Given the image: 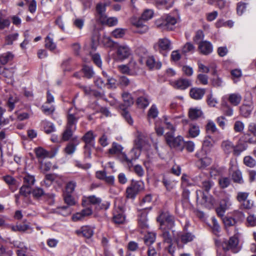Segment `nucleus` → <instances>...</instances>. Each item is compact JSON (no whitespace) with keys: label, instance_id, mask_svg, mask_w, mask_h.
<instances>
[{"label":"nucleus","instance_id":"1","mask_svg":"<svg viewBox=\"0 0 256 256\" xmlns=\"http://www.w3.org/2000/svg\"><path fill=\"white\" fill-rule=\"evenodd\" d=\"M214 186V182L210 179L202 182L200 187L202 190H198L196 192V199L198 200L200 196H202L201 203L205 206H208L213 204L214 200L211 196L208 194L210 190Z\"/></svg>","mask_w":256,"mask_h":256},{"label":"nucleus","instance_id":"2","mask_svg":"<svg viewBox=\"0 0 256 256\" xmlns=\"http://www.w3.org/2000/svg\"><path fill=\"white\" fill-rule=\"evenodd\" d=\"M178 14H172L164 16L155 22L156 26L163 30H172L179 20Z\"/></svg>","mask_w":256,"mask_h":256},{"label":"nucleus","instance_id":"3","mask_svg":"<svg viewBox=\"0 0 256 256\" xmlns=\"http://www.w3.org/2000/svg\"><path fill=\"white\" fill-rule=\"evenodd\" d=\"M166 144L171 148L176 150L182 151L184 148V140L180 136H175L174 129H170L164 134Z\"/></svg>","mask_w":256,"mask_h":256},{"label":"nucleus","instance_id":"4","mask_svg":"<svg viewBox=\"0 0 256 256\" xmlns=\"http://www.w3.org/2000/svg\"><path fill=\"white\" fill-rule=\"evenodd\" d=\"M153 11L151 10H146L141 16V18L136 22H132V24L137 28L136 32L140 34H144L146 32L148 28L143 20L146 21L150 19L153 16Z\"/></svg>","mask_w":256,"mask_h":256},{"label":"nucleus","instance_id":"5","mask_svg":"<svg viewBox=\"0 0 256 256\" xmlns=\"http://www.w3.org/2000/svg\"><path fill=\"white\" fill-rule=\"evenodd\" d=\"M143 188L142 182L132 180L130 186L126 188V197L127 198L134 199Z\"/></svg>","mask_w":256,"mask_h":256},{"label":"nucleus","instance_id":"6","mask_svg":"<svg viewBox=\"0 0 256 256\" xmlns=\"http://www.w3.org/2000/svg\"><path fill=\"white\" fill-rule=\"evenodd\" d=\"M132 53V50L128 45L118 44L114 58L118 61H122L129 58Z\"/></svg>","mask_w":256,"mask_h":256},{"label":"nucleus","instance_id":"7","mask_svg":"<svg viewBox=\"0 0 256 256\" xmlns=\"http://www.w3.org/2000/svg\"><path fill=\"white\" fill-rule=\"evenodd\" d=\"M154 48L160 53L170 51L172 49V42L166 37L160 38L154 44Z\"/></svg>","mask_w":256,"mask_h":256},{"label":"nucleus","instance_id":"8","mask_svg":"<svg viewBox=\"0 0 256 256\" xmlns=\"http://www.w3.org/2000/svg\"><path fill=\"white\" fill-rule=\"evenodd\" d=\"M238 242L239 240L238 237L233 236L228 240H224L222 242L221 246L224 252L231 250L232 252L236 253L238 251L237 247Z\"/></svg>","mask_w":256,"mask_h":256},{"label":"nucleus","instance_id":"9","mask_svg":"<svg viewBox=\"0 0 256 256\" xmlns=\"http://www.w3.org/2000/svg\"><path fill=\"white\" fill-rule=\"evenodd\" d=\"M157 221L161 226L166 224L168 229L174 226V217L168 212H162L157 218Z\"/></svg>","mask_w":256,"mask_h":256},{"label":"nucleus","instance_id":"10","mask_svg":"<svg viewBox=\"0 0 256 256\" xmlns=\"http://www.w3.org/2000/svg\"><path fill=\"white\" fill-rule=\"evenodd\" d=\"M134 144L137 146L138 148H141L143 149L147 148L149 146L147 136L137 131L136 138L134 140Z\"/></svg>","mask_w":256,"mask_h":256},{"label":"nucleus","instance_id":"11","mask_svg":"<svg viewBox=\"0 0 256 256\" xmlns=\"http://www.w3.org/2000/svg\"><path fill=\"white\" fill-rule=\"evenodd\" d=\"M126 217L124 214V210L122 207L116 208L113 212L112 221L116 224H122L124 222Z\"/></svg>","mask_w":256,"mask_h":256},{"label":"nucleus","instance_id":"12","mask_svg":"<svg viewBox=\"0 0 256 256\" xmlns=\"http://www.w3.org/2000/svg\"><path fill=\"white\" fill-rule=\"evenodd\" d=\"M254 108V105L252 101H244L240 108V114L242 116L247 118L251 114Z\"/></svg>","mask_w":256,"mask_h":256},{"label":"nucleus","instance_id":"13","mask_svg":"<svg viewBox=\"0 0 256 256\" xmlns=\"http://www.w3.org/2000/svg\"><path fill=\"white\" fill-rule=\"evenodd\" d=\"M172 85L176 89L184 90L192 85V82L188 79L180 78L173 82Z\"/></svg>","mask_w":256,"mask_h":256},{"label":"nucleus","instance_id":"14","mask_svg":"<svg viewBox=\"0 0 256 256\" xmlns=\"http://www.w3.org/2000/svg\"><path fill=\"white\" fill-rule=\"evenodd\" d=\"M198 49L200 52L204 55H208L212 52V46L208 41H201L198 42Z\"/></svg>","mask_w":256,"mask_h":256},{"label":"nucleus","instance_id":"15","mask_svg":"<svg viewBox=\"0 0 256 256\" xmlns=\"http://www.w3.org/2000/svg\"><path fill=\"white\" fill-rule=\"evenodd\" d=\"M14 70L13 68H0V74L6 78L8 84H12L14 82Z\"/></svg>","mask_w":256,"mask_h":256},{"label":"nucleus","instance_id":"16","mask_svg":"<svg viewBox=\"0 0 256 256\" xmlns=\"http://www.w3.org/2000/svg\"><path fill=\"white\" fill-rule=\"evenodd\" d=\"M72 108H70L67 116V126L66 128L75 127L78 119V116L75 112H72Z\"/></svg>","mask_w":256,"mask_h":256},{"label":"nucleus","instance_id":"17","mask_svg":"<svg viewBox=\"0 0 256 256\" xmlns=\"http://www.w3.org/2000/svg\"><path fill=\"white\" fill-rule=\"evenodd\" d=\"M76 233L79 236L90 238L93 236L94 230L90 226H84L81 227L80 229L76 230Z\"/></svg>","mask_w":256,"mask_h":256},{"label":"nucleus","instance_id":"18","mask_svg":"<svg viewBox=\"0 0 256 256\" xmlns=\"http://www.w3.org/2000/svg\"><path fill=\"white\" fill-rule=\"evenodd\" d=\"M244 136L245 142L256 144V129L248 130L246 133H244ZM253 153L256 156V148L254 150Z\"/></svg>","mask_w":256,"mask_h":256},{"label":"nucleus","instance_id":"19","mask_svg":"<svg viewBox=\"0 0 256 256\" xmlns=\"http://www.w3.org/2000/svg\"><path fill=\"white\" fill-rule=\"evenodd\" d=\"M206 93V89L198 88H192L190 90V96L191 98L199 100L202 98Z\"/></svg>","mask_w":256,"mask_h":256},{"label":"nucleus","instance_id":"20","mask_svg":"<svg viewBox=\"0 0 256 256\" xmlns=\"http://www.w3.org/2000/svg\"><path fill=\"white\" fill-rule=\"evenodd\" d=\"M146 66L150 70L160 69L162 66V63L158 60H156L154 56H150L146 58Z\"/></svg>","mask_w":256,"mask_h":256},{"label":"nucleus","instance_id":"21","mask_svg":"<svg viewBox=\"0 0 256 256\" xmlns=\"http://www.w3.org/2000/svg\"><path fill=\"white\" fill-rule=\"evenodd\" d=\"M80 142L78 136L72 138V142H69L64 148V151L68 154H72L76 150V146L79 144Z\"/></svg>","mask_w":256,"mask_h":256},{"label":"nucleus","instance_id":"22","mask_svg":"<svg viewBox=\"0 0 256 256\" xmlns=\"http://www.w3.org/2000/svg\"><path fill=\"white\" fill-rule=\"evenodd\" d=\"M155 6L159 9H168L172 8L174 4L173 0H154Z\"/></svg>","mask_w":256,"mask_h":256},{"label":"nucleus","instance_id":"23","mask_svg":"<svg viewBox=\"0 0 256 256\" xmlns=\"http://www.w3.org/2000/svg\"><path fill=\"white\" fill-rule=\"evenodd\" d=\"M162 182L166 188V190L170 192L175 187L176 182L173 180L172 178L166 176H164Z\"/></svg>","mask_w":256,"mask_h":256},{"label":"nucleus","instance_id":"24","mask_svg":"<svg viewBox=\"0 0 256 256\" xmlns=\"http://www.w3.org/2000/svg\"><path fill=\"white\" fill-rule=\"evenodd\" d=\"M96 136L94 135L92 130H90L86 133L82 138V140L85 142V145L94 146Z\"/></svg>","mask_w":256,"mask_h":256},{"label":"nucleus","instance_id":"25","mask_svg":"<svg viewBox=\"0 0 256 256\" xmlns=\"http://www.w3.org/2000/svg\"><path fill=\"white\" fill-rule=\"evenodd\" d=\"M150 102V97L148 94H144V96L138 97L136 100V104L138 106L142 108H146Z\"/></svg>","mask_w":256,"mask_h":256},{"label":"nucleus","instance_id":"26","mask_svg":"<svg viewBox=\"0 0 256 256\" xmlns=\"http://www.w3.org/2000/svg\"><path fill=\"white\" fill-rule=\"evenodd\" d=\"M119 108L122 110L121 114L124 118L126 121L130 124V126H132L133 124V120L131 116L127 110V108L122 104L119 105Z\"/></svg>","mask_w":256,"mask_h":256},{"label":"nucleus","instance_id":"27","mask_svg":"<svg viewBox=\"0 0 256 256\" xmlns=\"http://www.w3.org/2000/svg\"><path fill=\"white\" fill-rule=\"evenodd\" d=\"M110 4V2H108L104 4L99 3L96 5V10L98 14L99 15L100 20L106 16L105 14L106 7Z\"/></svg>","mask_w":256,"mask_h":256},{"label":"nucleus","instance_id":"28","mask_svg":"<svg viewBox=\"0 0 256 256\" xmlns=\"http://www.w3.org/2000/svg\"><path fill=\"white\" fill-rule=\"evenodd\" d=\"M156 238V234L152 232H148L144 237V244L148 248L152 246V244L155 242Z\"/></svg>","mask_w":256,"mask_h":256},{"label":"nucleus","instance_id":"29","mask_svg":"<svg viewBox=\"0 0 256 256\" xmlns=\"http://www.w3.org/2000/svg\"><path fill=\"white\" fill-rule=\"evenodd\" d=\"M242 99V98L241 95L238 93L230 94L228 98L229 102L234 106L238 105L240 104Z\"/></svg>","mask_w":256,"mask_h":256},{"label":"nucleus","instance_id":"30","mask_svg":"<svg viewBox=\"0 0 256 256\" xmlns=\"http://www.w3.org/2000/svg\"><path fill=\"white\" fill-rule=\"evenodd\" d=\"M203 113L202 110L198 108H191L189 110L188 116L189 118L192 120H196L202 115Z\"/></svg>","mask_w":256,"mask_h":256},{"label":"nucleus","instance_id":"31","mask_svg":"<svg viewBox=\"0 0 256 256\" xmlns=\"http://www.w3.org/2000/svg\"><path fill=\"white\" fill-rule=\"evenodd\" d=\"M122 149L123 148L121 145L114 142L112 144L111 148L108 150V152L111 155L116 154L118 156L121 153Z\"/></svg>","mask_w":256,"mask_h":256},{"label":"nucleus","instance_id":"32","mask_svg":"<svg viewBox=\"0 0 256 256\" xmlns=\"http://www.w3.org/2000/svg\"><path fill=\"white\" fill-rule=\"evenodd\" d=\"M119 71L123 74H127L130 76H136V72L134 70H131L129 66L121 64L118 67Z\"/></svg>","mask_w":256,"mask_h":256},{"label":"nucleus","instance_id":"33","mask_svg":"<svg viewBox=\"0 0 256 256\" xmlns=\"http://www.w3.org/2000/svg\"><path fill=\"white\" fill-rule=\"evenodd\" d=\"M82 71L84 74V76L88 79L92 78L94 74L92 68L87 65L83 66Z\"/></svg>","mask_w":256,"mask_h":256},{"label":"nucleus","instance_id":"34","mask_svg":"<svg viewBox=\"0 0 256 256\" xmlns=\"http://www.w3.org/2000/svg\"><path fill=\"white\" fill-rule=\"evenodd\" d=\"M18 101V98L16 96H10L6 103V106L8 110L12 112L15 108V104Z\"/></svg>","mask_w":256,"mask_h":256},{"label":"nucleus","instance_id":"35","mask_svg":"<svg viewBox=\"0 0 256 256\" xmlns=\"http://www.w3.org/2000/svg\"><path fill=\"white\" fill-rule=\"evenodd\" d=\"M100 21L102 24H107L109 26H116L118 22V20L116 18L110 17L108 18L106 16L103 18H102Z\"/></svg>","mask_w":256,"mask_h":256},{"label":"nucleus","instance_id":"36","mask_svg":"<svg viewBox=\"0 0 256 256\" xmlns=\"http://www.w3.org/2000/svg\"><path fill=\"white\" fill-rule=\"evenodd\" d=\"M238 202L240 204V208L241 210H250L254 206V202L248 198L241 200Z\"/></svg>","mask_w":256,"mask_h":256},{"label":"nucleus","instance_id":"37","mask_svg":"<svg viewBox=\"0 0 256 256\" xmlns=\"http://www.w3.org/2000/svg\"><path fill=\"white\" fill-rule=\"evenodd\" d=\"M178 236L180 242L184 244L192 242L194 237V236L190 232H185L182 234H178Z\"/></svg>","mask_w":256,"mask_h":256},{"label":"nucleus","instance_id":"38","mask_svg":"<svg viewBox=\"0 0 256 256\" xmlns=\"http://www.w3.org/2000/svg\"><path fill=\"white\" fill-rule=\"evenodd\" d=\"M222 148L225 154H229L234 150L232 143L228 140L224 141L222 143Z\"/></svg>","mask_w":256,"mask_h":256},{"label":"nucleus","instance_id":"39","mask_svg":"<svg viewBox=\"0 0 256 256\" xmlns=\"http://www.w3.org/2000/svg\"><path fill=\"white\" fill-rule=\"evenodd\" d=\"M122 96L124 103V104H122L125 106L126 108H127L128 106H130L133 104V98H132L130 93L124 92L122 93Z\"/></svg>","mask_w":256,"mask_h":256},{"label":"nucleus","instance_id":"40","mask_svg":"<svg viewBox=\"0 0 256 256\" xmlns=\"http://www.w3.org/2000/svg\"><path fill=\"white\" fill-rule=\"evenodd\" d=\"M232 178L233 182L235 183L242 184L244 183L242 174L239 170H237L233 172L232 174Z\"/></svg>","mask_w":256,"mask_h":256},{"label":"nucleus","instance_id":"41","mask_svg":"<svg viewBox=\"0 0 256 256\" xmlns=\"http://www.w3.org/2000/svg\"><path fill=\"white\" fill-rule=\"evenodd\" d=\"M73 133L74 132L72 129H65L62 134L61 140L66 142L71 140V142H72V138L75 136H73Z\"/></svg>","mask_w":256,"mask_h":256},{"label":"nucleus","instance_id":"42","mask_svg":"<svg viewBox=\"0 0 256 256\" xmlns=\"http://www.w3.org/2000/svg\"><path fill=\"white\" fill-rule=\"evenodd\" d=\"M50 34H49L45 38V46L46 48L52 51L56 48V45L54 42L52 38L50 36Z\"/></svg>","mask_w":256,"mask_h":256},{"label":"nucleus","instance_id":"43","mask_svg":"<svg viewBox=\"0 0 256 256\" xmlns=\"http://www.w3.org/2000/svg\"><path fill=\"white\" fill-rule=\"evenodd\" d=\"M158 110L155 104H152L148 112V118L154 119L156 118L158 114Z\"/></svg>","mask_w":256,"mask_h":256},{"label":"nucleus","instance_id":"44","mask_svg":"<svg viewBox=\"0 0 256 256\" xmlns=\"http://www.w3.org/2000/svg\"><path fill=\"white\" fill-rule=\"evenodd\" d=\"M142 149L141 148H138L137 146H136L134 144L133 148L131 150L130 153L132 161L138 158Z\"/></svg>","mask_w":256,"mask_h":256},{"label":"nucleus","instance_id":"45","mask_svg":"<svg viewBox=\"0 0 256 256\" xmlns=\"http://www.w3.org/2000/svg\"><path fill=\"white\" fill-rule=\"evenodd\" d=\"M14 58L13 54L10 52L3 54L0 56V64L4 65L8 62L11 61Z\"/></svg>","mask_w":256,"mask_h":256},{"label":"nucleus","instance_id":"46","mask_svg":"<svg viewBox=\"0 0 256 256\" xmlns=\"http://www.w3.org/2000/svg\"><path fill=\"white\" fill-rule=\"evenodd\" d=\"M10 22L8 18L0 12V30H3L6 28H8L10 25Z\"/></svg>","mask_w":256,"mask_h":256},{"label":"nucleus","instance_id":"47","mask_svg":"<svg viewBox=\"0 0 256 256\" xmlns=\"http://www.w3.org/2000/svg\"><path fill=\"white\" fill-rule=\"evenodd\" d=\"M118 86L124 88L127 87L130 84V80L126 76H122L118 78Z\"/></svg>","mask_w":256,"mask_h":256},{"label":"nucleus","instance_id":"48","mask_svg":"<svg viewBox=\"0 0 256 256\" xmlns=\"http://www.w3.org/2000/svg\"><path fill=\"white\" fill-rule=\"evenodd\" d=\"M34 152L36 157L39 158H44L48 156V152L42 147L35 148Z\"/></svg>","mask_w":256,"mask_h":256},{"label":"nucleus","instance_id":"49","mask_svg":"<svg viewBox=\"0 0 256 256\" xmlns=\"http://www.w3.org/2000/svg\"><path fill=\"white\" fill-rule=\"evenodd\" d=\"M118 158L122 162H126L129 167H130L132 166V161L130 156V158H128L126 154L124 152L121 153L118 155Z\"/></svg>","mask_w":256,"mask_h":256},{"label":"nucleus","instance_id":"50","mask_svg":"<svg viewBox=\"0 0 256 256\" xmlns=\"http://www.w3.org/2000/svg\"><path fill=\"white\" fill-rule=\"evenodd\" d=\"M64 202L68 206H72L76 204V200L72 194H64Z\"/></svg>","mask_w":256,"mask_h":256},{"label":"nucleus","instance_id":"51","mask_svg":"<svg viewBox=\"0 0 256 256\" xmlns=\"http://www.w3.org/2000/svg\"><path fill=\"white\" fill-rule=\"evenodd\" d=\"M161 236L162 238L163 242L165 243L170 244L172 242V238L170 232L166 230L162 231Z\"/></svg>","mask_w":256,"mask_h":256},{"label":"nucleus","instance_id":"52","mask_svg":"<svg viewBox=\"0 0 256 256\" xmlns=\"http://www.w3.org/2000/svg\"><path fill=\"white\" fill-rule=\"evenodd\" d=\"M126 30L124 28H116L112 32V34L115 38H122L125 34Z\"/></svg>","mask_w":256,"mask_h":256},{"label":"nucleus","instance_id":"53","mask_svg":"<svg viewBox=\"0 0 256 256\" xmlns=\"http://www.w3.org/2000/svg\"><path fill=\"white\" fill-rule=\"evenodd\" d=\"M221 110L224 114L226 116H230L233 114L232 108L226 104L222 105Z\"/></svg>","mask_w":256,"mask_h":256},{"label":"nucleus","instance_id":"54","mask_svg":"<svg viewBox=\"0 0 256 256\" xmlns=\"http://www.w3.org/2000/svg\"><path fill=\"white\" fill-rule=\"evenodd\" d=\"M76 182L74 181L69 182L66 185V191L64 194H72L76 186Z\"/></svg>","mask_w":256,"mask_h":256},{"label":"nucleus","instance_id":"55","mask_svg":"<svg viewBox=\"0 0 256 256\" xmlns=\"http://www.w3.org/2000/svg\"><path fill=\"white\" fill-rule=\"evenodd\" d=\"M246 4L244 2H238L236 5V12L238 15L242 16L246 10Z\"/></svg>","mask_w":256,"mask_h":256},{"label":"nucleus","instance_id":"56","mask_svg":"<svg viewBox=\"0 0 256 256\" xmlns=\"http://www.w3.org/2000/svg\"><path fill=\"white\" fill-rule=\"evenodd\" d=\"M244 164L252 168L256 164V160L250 156H246L244 158Z\"/></svg>","mask_w":256,"mask_h":256},{"label":"nucleus","instance_id":"57","mask_svg":"<svg viewBox=\"0 0 256 256\" xmlns=\"http://www.w3.org/2000/svg\"><path fill=\"white\" fill-rule=\"evenodd\" d=\"M34 178L32 176L26 174L24 178V184L30 187L34 184Z\"/></svg>","mask_w":256,"mask_h":256},{"label":"nucleus","instance_id":"58","mask_svg":"<svg viewBox=\"0 0 256 256\" xmlns=\"http://www.w3.org/2000/svg\"><path fill=\"white\" fill-rule=\"evenodd\" d=\"M31 193L35 198H39L44 194V190L40 188H36L33 189Z\"/></svg>","mask_w":256,"mask_h":256},{"label":"nucleus","instance_id":"59","mask_svg":"<svg viewBox=\"0 0 256 256\" xmlns=\"http://www.w3.org/2000/svg\"><path fill=\"white\" fill-rule=\"evenodd\" d=\"M218 182L220 188H224L230 184V180L228 178L222 177L219 179Z\"/></svg>","mask_w":256,"mask_h":256},{"label":"nucleus","instance_id":"60","mask_svg":"<svg viewBox=\"0 0 256 256\" xmlns=\"http://www.w3.org/2000/svg\"><path fill=\"white\" fill-rule=\"evenodd\" d=\"M223 222L226 227H230L234 226L236 221L232 217H225L223 219Z\"/></svg>","mask_w":256,"mask_h":256},{"label":"nucleus","instance_id":"61","mask_svg":"<svg viewBox=\"0 0 256 256\" xmlns=\"http://www.w3.org/2000/svg\"><path fill=\"white\" fill-rule=\"evenodd\" d=\"M230 73L232 76V78L234 80V82H236L242 76V71L239 69L232 70H231Z\"/></svg>","mask_w":256,"mask_h":256},{"label":"nucleus","instance_id":"62","mask_svg":"<svg viewBox=\"0 0 256 256\" xmlns=\"http://www.w3.org/2000/svg\"><path fill=\"white\" fill-rule=\"evenodd\" d=\"M30 187L26 184H24L20 190V194L23 196L25 197L27 196L28 194H30Z\"/></svg>","mask_w":256,"mask_h":256},{"label":"nucleus","instance_id":"63","mask_svg":"<svg viewBox=\"0 0 256 256\" xmlns=\"http://www.w3.org/2000/svg\"><path fill=\"white\" fill-rule=\"evenodd\" d=\"M18 36V33H14L7 36L6 37V42L7 44H12L14 41L17 40Z\"/></svg>","mask_w":256,"mask_h":256},{"label":"nucleus","instance_id":"64","mask_svg":"<svg viewBox=\"0 0 256 256\" xmlns=\"http://www.w3.org/2000/svg\"><path fill=\"white\" fill-rule=\"evenodd\" d=\"M208 76L204 74H198L197 76V80L200 84L206 85L208 84Z\"/></svg>","mask_w":256,"mask_h":256}]
</instances>
